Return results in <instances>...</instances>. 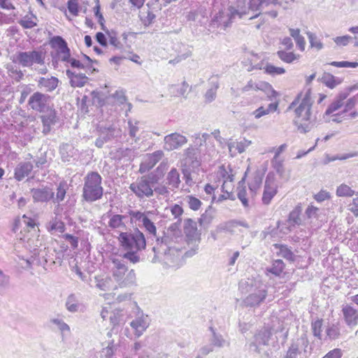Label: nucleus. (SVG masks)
Instances as JSON below:
<instances>
[{"label":"nucleus","mask_w":358,"mask_h":358,"mask_svg":"<svg viewBox=\"0 0 358 358\" xmlns=\"http://www.w3.org/2000/svg\"><path fill=\"white\" fill-rule=\"evenodd\" d=\"M302 212V207L301 204H298L292 211L290 212L289 215V221L293 224L296 225L301 224V220L300 217V215Z\"/></svg>","instance_id":"41"},{"label":"nucleus","mask_w":358,"mask_h":358,"mask_svg":"<svg viewBox=\"0 0 358 358\" xmlns=\"http://www.w3.org/2000/svg\"><path fill=\"white\" fill-rule=\"evenodd\" d=\"M66 74L70 80V85L73 87H82L88 81L85 73H76L70 69L66 71Z\"/></svg>","instance_id":"17"},{"label":"nucleus","mask_w":358,"mask_h":358,"mask_svg":"<svg viewBox=\"0 0 358 358\" xmlns=\"http://www.w3.org/2000/svg\"><path fill=\"white\" fill-rule=\"evenodd\" d=\"M272 332L268 328H263L258 331L249 343V350L257 354L264 352V347L268 345Z\"/></svg>","instance_id":"7"},{"label":"nucleus","mask_w":358,"mask_h":358,"mask_svg":"<svg viewBox=\"0 0 358 358\" xmlns=\"http://www.w3.org/2000/svg\"><path fill=\"white\" fill-rule=\"evenodd\" d=\"M125 219H127V216L125 215L119 214L112 215L108 221V226L113 229H123L126 227L124 222Z\"/></svg>","instance_id":"27"},{"label":"nucleus","mask_w":358,"mask_h":358,"mask_svg":"<svg viewBox=\"0 0 358 358\" xmlns=\"http://www.w3.org/2000/svg\"><path fill=\"white\" fill-rule=\"evenodd\" d=\"M318 80L331 89L334 88L340 83V82L336 81V78L329 73H324L322 76L318 78Z\"/></svg>","instance_id":"40"},{"label":"nucleus","mask_w":358,"mask_h":358,"mask_svg":"<svg viewBox=\"0 0 358 358\" xmlns=\"http://www.w3.org/2000/svg\"><path fill=\"white\" fill-rule=\"evenodd\" d=\"M184 232L187 236L189 238H194L196 235L197 228L196 224L191 219L185 220Z\"/></svg>","instance_id":"35"},{"label":"nucleus","mask_w":358,"mask_h":358,"mask_svg":"<svg viewBox=\"0 0 358 358\" xmlns=\"http://www.w3.org/2000/svg\"><path fill=\"white\" fill-rule=\"evenodd\" d=\"M50 101V96L48 94L36 92L30 96L28 100V106L33 110L45 113L51 108Z\"/></svg>","instance_id":"8"},{"label":"nucleus","mask_w":358,"mask_h":358,"mask_svg":"<svg viewBox=\"0 0 358 358\" xmlns=\"http://www.w3.org/2000/svg\"><path fill=\"white\" fill-rule=\"evenodd\" d=\"M109 43L110 45H113L117 49H121L122 48V43L117 39L116 36V33L113 31L107 32Z\"/></svg>","instance_id":"62"},{"label":"nucleus","mask_w":358,"mask_h":358,"mask_svg":"<svg viewBox=\"0 0 358 358\" xmlns=\"http://www.w3.org/2000/svg\"><path fill=\"white\" fill-rule=\"evenodd\" d=\"M143 227L150 234L156 236L157 229L155 224L148 217L143 222Z\"/></svg>","instance_id":"63"},{"label":"nucleus","mask_w":358,"mask_h":358,"mask_svg":"<svg viewBox=\"0 0 358 358\" xmlns=\"http://www.w3.org/2000/svg\"><path fill=\"white\" fill-rule=\"evenodd\" d=\"M348 210L355 216L358 217V192L355 194V197L348 205Z\"/></svg>","instance_id":"64"},{"label":"nucleus","mask_w":358,"mask_h":358,"mask_svg":"<svg viewBox=\"0 0 358 358\" xmlns=\"http://www.w3.org/2000/svg\"><path fill=\"white\" fill-rule=\"evenodd\" d=\"M47 229L52 234L63 233L65 230V225L63 222L55 218L47 224Z\"/></svg>","instance_id":"34"},{"label":"nucleus","mask_w":358,"mask_h":358,"mask_svg":"<svg viewBox=\"0 0 358 358\" xmlns=\"http://www.w3.org/2000/svg\"><path fill=\"white\" fill-rule=\"evenodd\" d=\"M21 222H22L26 227L29 228H34L36 226L35 220L31 217H27V215H24L22 217L21 220H16L15 221V226L13 228V231L15 232L16 229L18 227V224H20Z\"/></svg>","instance_id":"52"},{"label":"nucleus","mask_w":358,"mask_h":358,"mask_svg":"<svg viewBox=\"0 0 358 358\" xmlns=\"http://www.w3.org/2000/svg\"><path fill=\"white\" fill-rule=\"evenodd\" d=\"M264 71L266 73L272 76L281 75L285 73V69L284 68L275 66L274 65L268 63L265 65Z\"/></svg>","instance_id":"51"},{"label":"nucleus","mask_w":358,"mask_h":358,"mask_svg":"<svg viewBox=\"0 0 358 358\" xmlns=\"http://www.w3.org/2000/svg\"><path fill=\"white\" fill-rule=\"evenodd\" d=\"M59 79L55 76L50 78L41 77L37 81L38 88L43 90L45 92L54 91L58 86Z\"/></svg>","instance_id":"18"},{"label":"nucleus","mask_w":358,"mask_h":358,"mask_svg":"<svg viewBox=\"0 0 358 358\" xmlns=\"http://www.w3.org/2000/svg\"><path fill=\"white\" fill-rule=\"evenodd\" d=\"M186 199L189 208L193 210H199L201 206V201L192 195L187 196Z\"/></svg>","instance_id":"59"},{"label":"nucleus","mask_w":358,"mask_h":358,"mask_svg":"<svg viewBox=\"0 0 358 358\" xmlns=\"http://www.w3.org/2000/svg\"><path fill=\"white\" fill-rule=\"evenodd\" d=\"M277 55L282 61H283L284 62H286V63H292L294 60L298 59V58H299V55H295L294 52H287L284 50L278 51Z\"/></svg>","instance_id":"48"},{"label":"nucleus","mask_w":358,"mask_h":358,"mask_svg":"<svg viewBox=\"0 0 358 358\" xmlns=\"http://www.w3.org/2000/svg\"><path fill=\"white\" fill-rule=\"evenodd\" d=\"M166 184L169 189L173 191L179 187L180 180L178 171L176 168L171 169L166 176Z\"/></svg>","instance_id":"26"},{"label":"nucleus","mask_w":358,"mask_h":358,"mask_svg":"<svg viewBox=\"0 0 358 358\" xmlns=\"http://www.w3.org/2000/svg\"><path fill=\"white\" fill-rule=\"evenodd\" d=\"M228 10L229 14L227 16L230 24L231 23V21L236 18V16H238L239 18H242L247 14L245 9H236L233 6H230L229 7Z\"/></svg>","instance_id":"50"},{"label":"nucleus","mask_w":358,"mask_h":358,"mask_svg":"<svg viewBox=\"0 0 358 358\" xmlns=\"http://www.w3.org/2000/svg\"><path fill=\"white\" fill-rule=\"evenodd\" d=\"M276 0H250L249 9L252 11L262 10Z\"/></svg>","instance_id":"32"},{"label":"nucleus","mask_w":358,"mask_h":358,"mask_svg":"<svg viewBox=\"0 0 358 358\" xmlns=\"http://www.w3.org/2000/svg\"><path fill=\"white\" fill-rule=\"evenodd\" d=\"M355 194V191L345 184H341L337 187L336 189V195L338 196L350 197L352 196Z\"/></svg>","instance_id":"49"},{"label":"nucleus","mask_w":358,"mask_h":358,"mask_svg":"<svg viewBox=\"0 0 358 358\" xmlns=\"http://www.w3.org/2000/svg\"><path fill=\"white\" fill-rule=\"evenodd\" d=\"M164 157V152L162 150H157L146 156L145 159L141 162L139 168V172L141 173L149 171L152 169L157 162Z\"/></svg>","instance_id":"13"},{"label":"nucleus","mask_w":358,"mask_h":358,"mask_svg":"<svg viewBox=\"0 0 358 358\" xmlns=\"http://www.w3.org/2000/svg\"><path fill=\"white\" fill-rule=\"evenodd\" d=\"M278 187L275 184L273 178H270L269 175L267 176L264 189L262 196V202L265 205H268L271 203L272 199L278 192Z\"/></svg>","instance_id":"14"},{"label":"nucleus","mask_w":358,"mask_h":358,"mask_svg":"<svg viewBox=\"0 0 358 358\" xmlns=\"http://www.w3.org/2000/svg\"><path fill=\"white\" fill-rule=\"evenodd\" d=\"M244 183V178L242 179L241 181L238 183V187L237 188V196L238 199L241 201L243 206L245 208L249 207V199L247 197V192L245 187H242L241 184Z\"/></svg>","instance_id":"39"},{"label":"nucleus","mask_w":358,"mask_h":358,"mask_svg":"<svg viewBox=\"0 0 358 358\" xmlns=\"http://www.w3.org/2000/svg\"><path fill=\"white\" fill-rule=\"evenodd\" d=\"M37 17L30 11L29 15H26L19 21V24L24 29H32L37 26Z\"/></svg>","instance_id":"28"},{"label":"nucleus","mask_w":358,"mask_h":358,"mask_svg":"<svg viewBox=\"0 0 358 358\" xmlns=\"http://www.w3.org/2000/svg\"><path fill=\"white\" fill-rule=\"evenodd\" d=\"M231 226L230 223L226 222L220 224L217 227L215 230L212 232V237L215 241H217L222 237L224 234L231 233Z\"/></svg>","instance_id":"31"},{"label":"nucleus","mask_w":358,"mask_h":358,"mask_svg":"<svg viewBox=\"0 0 358 358\" xmlns=\"http://www.w3.org/2000/svg\"><path fill=\"white\" fill-rule=\"evenodd\" d=\"M250 90H270L272 93V95H275L276 94L275 91L272 88L271 85L268 84V83L265 82H259L255 83L253 82L252 80H249L248 83L241 88L242 92H247Z\"/></svg>","instance_id":"19"},{"label":"nucleus","mask_w":358,"mask_h":358,"mask_svg":"<svg viewBox=\"0 0 358 358\" xmlns=\"http://www.w3.org/2000/svg\"><path fill=\"white\" fill-rule=\"evenodd\" d=\"M48 114L41 116V120L43 125V133L48 134L51 129V126L57 122L56 111L50 108V110L47 112Z\"/></svg>","instance_id":"23"},{"label":"nucleus","mask_w":358,"mask_h":358,"mask_svg":"<svg viewBox=\"0 0 358 358\" xmlns=\"http://www.w3.org/2000/svg\"><path fill=\"white\" fill-rule=\"evenodd\" d=\"M171 213L175 219H178L177 222L171 225V228L173 229L174 227H176L178 222H180L181 220L180 219V217L183 213V209L179 205L175 204L171 207Z\"/></svg>","instance_id":"56"},{"label":"nucleus","mask_w":358,"mask_h":358,"mask_svg":"<svg viewBox=\"0 0 358 358\" xmlns=\"http://www.w3.org/2000/svg\"><path fill=\"white\" fill-rule=\"evenodd\" d=\"M278 102L271 103L266 108H264L263 106L258 108L257 110L253 111L252 115H254L256 119H259L264 115L275 112L278 109Z\"/></svg>","instance_id":"30"},{"label":"nucleus","mask_w":358,"mask_h":358,"mask_svg":"<svg viewBox=\"0 0 358 358\" xmlns=\"http://www.w3.org/2000/svg\"><path fill=\"white\" fill-rule=\"evenodd\" d=\"M239 289L242 293L248 294L243 300L245 306L253 307L259 306L264 301L267 295L266 285L257 278H248L239 282Z\"/></svg>","instance_id":"3"},{"label":"nucleus","mask_w":358,"mask_h":358,"mask_svg":"<svg viewBox=\"0 0 358 358\" xmlns=\"http://www.w3.org/2000/svg\"><path fill=\"white\" fill-rule=\"evenodd\" d=\"M82 199L87 203L100 200L103 195L102 177L96 171H90L84 177Z\"/></svg>","instance_id":"4"},{"label":"nucleus","mask_w":358,"mask_h":358,"mask_svg":"<svg viewBox=\"0 0 358 358\" xmlns=\"http://www.w3.org/2000/svg\"><path fill=\"white\" fill-rule=\"evenodd\" d=\"M358 103V94L355 95L354 96L348 99L343 106H344V109L343 110V113H347V112L352 110L355 106Z\"/></svg>","instance_id":"57"},{"label":"nucleus","mask_w":358,"mask_h":358,"mask_svg":"<svg viewBox=\"0 0 358 358\" xmlns=\"http://www.w3.org/2000/svg\"><path fill=\"white\" fill-rule=\"evenodd\" d=\"M131 327L134 330L136 337H140L149 326L147 317L141 316L130 322Z\"/></svg>","instance_id":"22"},{"label":"nucleus","mask_w":358,"mask_h":358,"mask_svg":"<svg viewBox=\"0 0 358 358\" xmlns=\"http://www.w3.org/2000/svg\"><path fill=\"white\" fill-rule=\"evenodd\" d=\"M67 184L65 182H62L59 184L57 188L56 197L53 196L52 201L54 203H60L64 198L67 190Z\"/></svg>","instance_id":"44"},{"label":"nucleus","mask_w":358,"mask_h":358,"mask_svg":"<svg viewBox=\"0 0 358 358\" xmlns=\"http://www.w3.org/2000/svg\"><path fill=\"white\" fill-rule=\"evenodd\" d=\"M136 277L134 270L131 269L125 273L120 281H115L120 288H127L136 285Z\"/></svg>","instance_id":"24"},{"label":"nucleus","mask_w":358,"mask_h":358,"mask_svg":"<svg viewBox=\"0 0 358 358\" xmlns=\"http://www.w3.org/2000/svg\"><path fill=\"white\" fill-rule=\"evenodd\" d=\"M127 258L123 257V255H113L110 257V261L112 264L111 271L115 269H127L126 265Z\"/></svg>","instance_id":"29"},{"label":"nucleus","mask_w":358,"mask_h":358,"mask_svg":"<svg viewBox=\"0 0 358 358\" xmlns=\"http://www.w3.org/2000/svg\"><path fill=\"white\" fill-rule=\"evenodd\" d=\"M332 113L329 115H326V112L324 114L323 118L324 119L325 122H334L336 123H341L343 122V120H345V113H343V110L337 113Z\"/></svg>","instance_id":"47"},{"label":"nucleus","mask_w":358,"mask_h":358,"mask_svg":"<svg viewBox=\"0 0 358 358\" xmlns=\"http://www.w3.org/2000/svg\"><path fill=\"white\" fill-rule=\"evenodd\" d=\"M320 216V209L313 204L308 205L305 210V219L309 224L317 227L321 226V223L317 222Z\"/></svg>","instance_id":"21"},{"label":"nucleus","mask_w":358,"mask_h":358,"mask_svg":"<svg viewBox=\"0 0 358 358\" xmlns=\"http://www.w3.org/2000/svg\"><path fill=\"white\" fill-rule=\"evenodd\" d=\"M212 332V338L210 339L212 346L217 348H222L226 344V341L223 338L222 336L217 334L213 327H210Z\"/></svg>","instance_id":"46"},{"label":"nucleus","mask_w":358,"mask_h":358,"mask_svg":"<svg viewBox=\"0 0 358 358\" xmlns=\"http://www.w3.org/2000/svg\"><path fill=\"white\" fill-rule=\"evenodd\" d=\"M118 240L122 248L127 250L123 257L132 264L139 262L141 257L138 252L144 250L146 246L144 234L136 228L130 232H121Z\"/></svg>","instance_id":"1"},{"label":"nucleus","mask_w":358,"mask_h":358,"mask_svg":"<svg viewBox=\"0 0 358 358\" xmlns=\"http://www.w3.org/2000/svg\"><path fill=\"white\" fill-rule=\"evenodd\" d=\"M312 104L310 92L308 91L294 110L296 117L294 123L301 134L309 132L316 125V117L311 113Z\"/></svg>","instance_id":"2"},{"label":"nucleus","mask_w":358,"mask_h":358,"mask_svg":"<svg viewBox=\"0 0 358 358\" xmlns=\"http://www.w3.org/2000/svg\"><path fill=\"white\" fill-rule=\"evenodd\" d=\"M210 87L206 91L204 99L206 103H210L216 98L217 90L219 88V83L216 80H212L210 83Z\"/></svg>","instance_id":"33"},{"label":"nucleus","mask_w":358,"mask_h":358,"mask_svg":"<svg viewBox=\"0 0 358 358\" xmlns=\"http://www.w3.org/2000/svg\"><path fill=\"white\" fill-rule=\"evenodd\" d=\"M116 350L117 346L114 344V341L112 340L108 342L106 348L102 349L100 357L101 358H113Z\"/></svg>","instance_id":"42"},{"label":"nucleus","mask_w":358,"mask_h":358,"mask_svg":"<svg viewBox=\"0 0 358 358\" xmlns=\"http://www.w3.org/2000/svg\"><path fill=\"white\" fill-rule=\"evenodd\" d=\"M51 323L55 324L62 333V337L65 332L70 333V327L62 320L53 318L50 320Z\"/></svg>","instance_id":"55"},{"label":"nucleus","mask_w":358,"mask_h":358,"mask_svg":"<svg viewBox=\"0 0 358 358\" xmlns=\"http://www.w3.org/2000/svg\"><path fill=\"white\" fill-rule=\"evenodd\" d=\"M159 177L151 173L138 178L129 185V189L139 200H145L153 196V187L158 182Z\"/></svg>","instance_id":"5"},{"label":"nucleus","mask_w":358,"mask_h":358,"mask_svg":"<svg viewBox=\"0 0 358 358\" xmlns=\"http://www.w3.org/2000/svg\"><path fill=\"white\" fill-rule=\"evenodd\" d=\"M33 169V165L29 162L19 163L15 169L14 178L17 181H21L28 176Z\"/></svg>","instance_id":"20"},{"label":"nucleus","mask_w":358,"mask_h":358,"mask_svg":"<svg viewBox=\"0 0 358 358\" xmlns=\"http://www.w3.org/2000/svg\"><path fill=\"white\" fill-rule=\"evenodd\" d=\"M32 197L36 202H47L53 199L55 193L48 187L34 188L31 189Z\"/></svg>","instance_id":"16"},{"label":"nucleus","mask_w":358,"mask_h":358,"mask_svg":"<svg viewBox=\"0 0 358 358\" xmlns=\"http://www.w3.org/2000/svg\"><path fill=\"white\" fill-rule=\"evenodd\" d=\"M224 17L223 12H219L213 18L212 24L213 25H216L217 27L223 25L224 29H225L227 27H228L230 25V22H229V20L227 21L224 20H223Z\"/></svg>","instance_id":"54"},{"label":"nucleus","mask_w":358,"mask_h":358,"mask_svg":"<svg viewBox=\"0 0 358 358\" xmlns=\"http://www.w3.org/2000/svg\"><path fill=\"white\" fill-rule=\"evenodd\" d=\"M306 34L312 48H315L317 50H320L323 48L322 43L317 38V36L315 34L308 31Z\"/></svg>","instance_id":"53"},{"label":"nucleus","mask_w":358,"mask_h":358,"mask_svg":"<svg viewBox=\"0 0 358 358\" xmlns=\"http://www.w3.org/2000/svg\"><path fill=\"white\" fill-rule=\"evenodd\" d=\"M45 52L43 50H34L27 52H18L13 56V62H17L23 67H31L34 64L44 65Z\"/></svg>","instance_id":"6"},{"label":"nucleus","mask_w":358,"mask_h":358,"mask_svg":"<svg viewBox=\"0 0 358 358\" xmlns=\"http://www.w3.org/2000/svg\"><path fill=\"white\" fill-rule=\"evenodd\" d=\"M187 143L186 136L175 132L164 138V149L167 151L178 150Z\"/></svg>","instance_id":"11"},{"label":"nucleus","mask_w":358,"mask_h":358,"mask_svg":"<svg viewBox=\"0 0 358 358\" xmlns=\"http://www.w3.org/2000/svg\"><path fill=\"white\" fill-rule=\"evenodd\" d=\"M355 90H358V83L348 87L343 91L340 92L335 97L334 101L327 108L326 115H329L339 110L343 106L344 101L350 93Z\"/></svg>","instance_id":"10"},{"label":"nucleus","mask_w":358,"mask_h":358,"mask_svg":"<svg viewBox=\"0 0 358 358\" xmlns=\"http://www.w3.org/2000/svg\"><path fill=\"white\" fill-rule=\"evenodd\" d=\"M308 345L309 341L305 334L292 340L284 358H298L301 355L307 357V348Z\"/></svg>","instance_id":"9"},{"label":"nucleus","mask_w":358,"mask_h":358,"mask_svg":"<svg viewBox=\"0 0 358 358\" xmlns=\"http://www.w3.org/2000/svg\"><path fill=\"white\" fill-rule=\"evenodd\" d=\"M252 144V141L248 139L243 138V140L234 143H230L228 144V148L229 152H232V148H235L238 153H243L245 151L246 148H248Z\"/></svg>","instance_id":"37"},{"label":"nucleus","mask_w":358,"mask_h":358,"mask_svg":"<svg viewBox=\"0 0 358 358\" xmlns=\"http://www.w3.org/2000/svg\"><path fill=\"white\" fill-rule=\"evenodd\" d=\"M274 247L279 249L278 255L287 260L293 262L294 260V255L292 251L286 245L275 244Z\"/></svg>","instance_id":"38"},{"label":"nucleus","mask_w":358,"mask_h":358,"mask_svg":"<svg viewBox=\"0 0 358 358\" xmlns=\"http://www.w3.org/2000/svg\"><path fill=\"white\" fill-rule=\"evenodd\" d=\"M182 160L186 166L193 169L199 167L201 164L199 149L192 145L185 149Z\"/></svg>","instance_id":"12"},{"label":"nucleus","mask_w":358,"mask_h":358,"mask_svg":"<svg viewBox=\"0 0 358 358\" xmlns=\"http://www.w3.org/2000/svg\"><path fill=\"white\" fill-rule=\"evenodd\" d=\"M271 164L273 168L275 170V171L280 175L282 176L285 173V169L283 165V160L280 159L279 157H273L271 160Z\"/></svg>","instance_id":"58"},{"label":"nucleus","mask_w":358,"mask_h":358,"mask_svg":"<svg viewBox=\"0 0 358 358\" xmlns=\"http://www.w3.org/2000/svg\"><path fill=\"white\" fill-rule=\"evenodd\" d=\"M52 57V64L56 67L59 61L69 63L72 57H71V51L68 46L64 48L57 49L56 50L55 56Z\"/></svg>","instance_id":"25"},{"label":"nucleus","mask_w":358,"mask_h":358,"mask_svg":"<svg viewBox=\"0 0 358 358\" xmlns=\"http://www.w3.org/2000/svg\"><path fill=\"white\" fill-rule=\"evenodd\" d=\"M322 320H317L312 322L311 329L313 335L315 337L321 339V332H322Z\"/></svg>","instance_id":"60"},{"label":"nucleus","mask_w":358,"mask_h":358,"mask_svg":"<svg viewBox=\"0 0 358 358\" xmlns=\"http://www.w3.org/2000/svg\"><path fill=\"white\" fill-rule=\"evenodd\" d=\"M65 306L66 308L71 313L78 312L80 307V304L78 302V299H77L75 294H70L67 297Z\"/></svg>","instance_id":"36"},{"label":"nucleus","mask_w":358,"mask_h":358,"mask_svg":"<svg viewBox=\"0 0 358 358\" xmlns=\"http://www.w3.org/2000/svg\"><path fill=\"white\" fill-rule=\"evenodd\" d=\"M333 40L338 46H346L352 41V38L350 36L345 35L336 36Z\"/></svg>","instance_id":"61"},{"label":"nucleus","mask_w":358,"mask_h":358,"mask_svg":"<svg viewBox=\"0 0 358 358\" xmlns=\"http://www.w3.org/2000/svg\"><path fill=\"white\" fill-rule=\"evenodd\" d=\"M263 176L260 173H256L251 182L249 183V188L250 190V193L252 194V196H253L255 194L257 189L260 187L262 182Z\"/></svg>","instance_id":"45"},{"label":"nucleus","mask_w":358,"mask_h":358,"mask_svg":"<svg viewBox=\"0 0 358 358\" xmlns=\"http://www.w3.org/2000/svg\"><path fill=\"white\" fill-rule=\"evenodd\" d=\"M342 313L345 323L350 327H354L358 324V310L349 304L343 305Z\"/></svg>","instance_id":"15"},{"label":"nucleus","mask_w":358,"mask_h":358,"mask_svg":"<svg viewBox=\"0 0 358 358\" xmlns=\"http://www.w3.org/2000/svg\"><path fill=\"white\" fill-rule=\"evenodd\" d=\"M285 267V264L281 259H276L273 261L271 267L266 268V271L271 273L275 276L281 274Z\"/></svg>","instance_id":"43"}]
</instances>
